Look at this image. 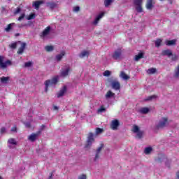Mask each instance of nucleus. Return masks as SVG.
Listing matches in <instances>:
<instances>
[{"mask_svg":"<svg viewBox=\"0 0 179 179\" xmlns=\"http://www.w3.org/2000/svg\"><path fill=\"white\" fill-rule=\"evenodd\" d=\"M104 148V144L101 143L100 144V146L97 148V149L95 150L94 155L92 158H91V160L93 163H97L100 160V156L101 155V150H103V148Z\"/></svg>","mask_w":179,"mask_h":179,"instance_id":"1","label":"nucleus"},{"mask_svg":"<svg viewBox=\"0 0 179 179\" xmlns=\"http://www.w3.org/2000/svg\"><path fill=\"white\" fill-rule=\"evenodd\" d=\"M58 80H59V76H55L51 80H48L45 82V92L48 91L49 86H55L57 83H58Z\"/></svg>","mask_w":179,"mask_h":179,"instance_id":"2","label":"nucleus"},{"mask_svg":"<svg viewBox=\"0 0 179 179\" xmlns=\"http://www.w3.org/2000/svg\"><path fill=\"white\" fill-rule=\"evenodd\" d=\"M169 124L170 120H169V118L164 117L159 120L158 123L157 124V129H162L163 128L169 127Z\"/></svg>","mask_w":179,"mask_h":179,"instance_id":"3","label":"nucleus"},{"mask_svg":"<svg viewBox=\"0 0 179 179\" xmlns=\"http://www.w3.org/2000/svg\"><path fill=\"white\" fill-rule=\"evenodd\" d=\"M132 132L136 134V138L137 139H142L143 138V132L139 129L138 125H134L132 128Z\"/></svg>","mask_w":179,"mask_h":179,"instance_id":"4","label":"nucleus"},{"mask_svg":"<svg viewBox=\"0 0 179 179\" xmlns=\"http://www.w3.org/2000/svg\"><path fill=\"white\" fill-rule=\"evenodd\" d=\"M93 143H94V134H93V133H89L85 148L89 149Z\"/></svg>","mask_w":179,"mask_h":179,"instance_id":"5","label":"nucleus"},{"mask_svg":"<svg viewBox=\"0 0 179 179\" xmlns=\"http://www.w3.org/2000/svg\"><path fill=\"white\" fill-rule=\"evenodd\" d=\"M51 33V27H47L40 34L41 38L45 40Z\"/></svg>","mask_w":179,"mask_h":179,"instance_id":"6","label":"nucleus"},{"mask_svg":"<svg viewBox=\"0 0 179 179\" xmlns=\"http://www.w3.org/2000/svg\"><path fill=\"white\" fill-rule=\"evenodd\" d=\"M112 89L114 90H120L121 88V85L120 84V82L118 80H113L110 83Z\"/></svg>","mask_w":179,"mask_h":179,"instance_id":"7","label":"nucleus"},{"mask_svg":"<svg viewBox=\"0 0 179 179\" xmlns=\"http://www.w3.org/2000/svg\"><path fill=\"white\" fill-rule=\"evenodd\" d=\"M118 127H120V121H118V120H114L111 122L110 128L113 131H117Z\"/></svg>","mask_w":179,"mask_h":179,"instance_id":"8","label":"nucleus"},{"mask_svg":"<svg viewBox=\"0 0 179 179\" xmlns=\"http://www.w3.org/2000/svg\"><path fill=\"white\" fill-rule=\"evenodd\" d=\"M69 72H71V67H66L62 70L60 76L66 78L69 75Z\"/></svg>","mask_w":179,"mask_h":179,"instance_id":"9","label":"nucleus"},{"mask_svg":"<svg viewBox=\"0 0 179 179\" xmlns=\"http://www.w3.org/2000/svg\"><path fill=\"white\" fill-rule=\"evenodd\" d=\"M122 52L121 49H117L115 50L113 55V59H121Z\"/></svg>","mask_w":179,"mask_h":179,"instance_id":"10","label":"nucleus"},{"mask_svg":"<svg viewBox=\"0 0 179 179\" xmlns=\"http://www.w3.org/2000/svg\"><path fill=\"white\" fill-rule=\"evenodd\" d=\"M113 97H115V94L111 90L108 91L105 95L106 100H110V99H113Z\"/></svg>","mask_w":179,"mask_h":179,"instance_id":"11","label":"nucleus"},{"mask_svg":"<svg viewBox=\"0 0 179 179\" xmlns=\"http://www.w3.org/2000/svg\"><path fill=\"white\" fill-rule=\"evenodd\" d=\"M43 3H44L43 0H38L34 2L33 6L34 7L35 9L37 10L40 8V6L43 5Z\"/></svg>","mask_w":179,"mask_h":179,"instance_id":"12","label":"nucleus"},{"mask_svg":"<svg viewBox=\"0 0 179 179\" xmlns=\"http://www.w3.org/2000/svg\"><path fill=\"white\" fill-rule=\"evenodd\" d=\"M19 44H20V48L18 49L17 54H23L24 48H26V43L20 41Z\"/></svg>","mask_w":179,"mask_h":179,"instance_id":"13","label":"nucleus"},{"mask_svg":"<svg viewBox=\"0 0 179 179\" xmlns=\"http://www.w3.org/2000/svg\"><path fill=\"white\" fill-rule=\"evenodd\" d=\"M65 93H66V86H64L59 92L57 93V97L58 99L64 96Z\"/></svg>","mask_w":179,"mask_h":179,"instance_id":"14","label":"nucleus"},{"mask_svg":"<svg viewBox=\"0 0 179 179\" xmlns=\"http://www.w3.org/2000/svg\"><path fill=\"white\" fill-rule=\"evenodd\" d=\"M90 52L89 50H83L79 55L80 58H85V57H89Z\"/></svg>","mask_w":179,"mask_h":179,"instance_id":"15","label":"nucleus"},{"mask_svg":"<svg viewBox=\"0 0 179 179\" xmlns=\"http://www.w3.org/2000/svg\"><path fill=\"white\" fill-rule=\"evenodd\" d=\"M10 79V77L3 76L0 78V83H2V85H8L9 83Z\"/></svg>","mask_w":179,"mask_h":179,"instance_id":"16","label":"nucleus"},{"mask_svg":"<svg viewBox=\"0 0 179 179\" xmlns=\"http://www.w3.org/2000/svg\"><path fill=\"white\" fill-rule=\"evenodd\" d=\"M103 16H104V13H101L99 15H98L96 17L95 20H94L93 24H94L96 26V24H97L99 23V22L103 17Z\"/></svg>","mask_w":179,"mask_h":179,"instance_id":"17","label":"nucleus"},{"mask_svg":"<svg viewBox=\"0 0 179 179\" xmlns=\"http://www.w3.org/2000/svg\"><path fill=\"white\" fill-rule=\"evenodd\" d=\"M65 54H66L65 51H62L59 55H56L55 57L56 61L59 62V61H61V59H62V58L65 57Z\"/></svg>","mask_w":179,"mask_h":179,"instance_id":"18","label":"nucleus"},{"mask_svg":"<svg viewBox=\"0 0 179 179\" xmlns=\"http://www.w3.org/2000/svg\"><path fill=\"white\" fill-rule=\"evenodd\" d=\"M162 55H166L169 58H171V55H173V52L171 50H165L162 52Z\"/></svg>","mask_w":179,"mask_h":179,"instance_id":"19","label":"nucleus"},{"mask_svg":"<svg viewBox=\"0 0 179 179\" xmlns=\"http://www.w3.org/2000/svg\"><path fill=\"white\" fill-rule=\"evenodd\" d=\"M173 76L174 79H179V65L176 67Z\"/></svg>","mask_w":179,"mask_h":179,"instance_id":"20","label":"nucleus"},{"mask_svg":"<svg viewBox=\"0 0 179 179\" xmlns=\"http://www.w3.org/2000/svg\"><path fill=\"white\" fill-rule=\"evenodd\" d=\"M48 8H50V9H55L58 6V4L55 2H48L47 3Z\"/></svg>","mask_w":179,"mask_h":179,"instance_id":"21","label":"nucleus"},{"mask_svg":"<svg viewBox=\"0 0 179 179\" xmlns=\"http://www.w3.org/2000/svg\"><path fill=\"white\" fill-rule=\"evenodd\" d=\"M12 63L10 62V60H7L5 62H2L0 64V68H1V69H5V68H6V66H8V65H10Z\"/></svg>","mask_w":179,"mask_h":179,"instance_id":"22","label":"nucleus"},{"mask_svg":"<svg viewBox=\"0 0 179 179\" xmlns=\"http://www.w3.org/2000/svg\"><path fill=\"white\" fill-rule=\"evenodd\" d=\"M37 136H38V134H32L30 136H29L28 139L31 142H34V141L37 139Z\"/></svg>","mask_w":179,"mask_h":179,"instance_id":"23","label":"nucleus"},{"mask_svg":"<svg viewBox=\"0 0 179 179\" xmlns=\"http://www.w3.org/2000/svg\"><path fill=\"white\" fill-rule=\"evenodd\" d=\"M153 0H148L147 4H146V8L150 10L152 8H153Z\"/></svg>","mask_w":179,"mask_h":179,"instance_id":"24","label":"nucleus"},{"mask_svg":"<svg viewBox=\"0 0 179 179\" xmlns=\"http://www.w3.org/2000/svg\"><path fill=\"white\" fill-rule=\"evenodd\" d=\"M120 78H122V79L124 80H128V79H129V76L127 75L124 71H121Z\"/></svg>","mask_w":179,"mask_h":179,"instance_id":"25","label":"nucleus"},{"mask_svg":"<svg viewBox=\"0 0 179 179\" xmlns=\"http://www.w3.org/2000/svg\"><path fill=\"white\" fill-rule=\"evenodd\" d=\"M176 43H177V40L173 39L171 41H166L165 44H166V45H176Z\"/></svg>","mask_w":179,"mask_h":179,"instance_id":"26","label":"nucleus"},{"mask_svg":"<svg viewBox=\"0 0 179 179\" xmlns=\"http://www.w3.org/2000/svg\"><path fill=\"white\" fill-rule=\"evenodd\" d=\"M45 51H47V52H52V51H54V46L46 45V46H45Z\"/></svg>","mask_w":179,"mask_h":179,"instance_id":"27","label":"nucleus"},{"mask_svg":"<svg viewBox=\"0 0 179 179\" xmlns=\"http://www.w3.org/2000/svg\"><path fill=\"white\" fill-rule=\"evenodd\" d=\"M142 58H143V53L140 52L135 56L134 59H135V61L138 62V61H139V59H142Z\"/></svg>","mask_w":179,"mask_h":179,"instance_id":"28","label":"nucleus"},{"mask_svg":"<svg viewBox=\"0 0 179 179\" xmlns=\"http://www.w3.org/2000/svg\"><path fill=\"white\" fill-rule=\"evenodd\" d=\"M143 0H134V6H142Z\"/></svg>","mask_w":179,"mask_h":179,"instance_id":"29","label":"nucleus"},{"mask_svg":"<svg viewBox=\"0 0 179 179\" xmlns=\"http://www.w3.org/2000/svg\"><path fill=\"white\" fill-rule=\"evenodd\" d=\"M134 6L138 13H142V12H143V8H142V6Z\"/></svg>","mask_w":179,"mask_h":179,"instance_id":"30","label":"nucleus"},{"mask_svg":"<svg viewBox=\"0 0 179 179\" xmlns=\"http://www.w3.org/2000/svg\"><path fill=\"white\" fill-rule=\"evenodd\" d=\"M8 143L9 145H17V142L16 141V140L15 138H9L8 140Z\"/></svg>","mask_w":179,"mask_h":179,"instance_id":"31","label":"nucleus"},{"mask_svg":"<svg viewBox=\"0 0 179 179\" xmlns=\"http://www.w3.org/2000/svg\"><path fill=\"white\" fill-rule=\"evenodd\" d=\"M12 26H15V23L9 24L7 27L5 28V31H7V33H8V31H10V30H12Z\"/></svg>","mask_w":179,"mask_h":179,"instance_id":"32","label":"nucleus"},{"mask_svg":"<svg viewBox=\"0 0 179 179\" xmlns=\"http://www.w3.org/2000/svg\"><path fill=\"white\" fill-rule=\"evenodd\" d=\"M27 20H33V19H36V14L31 13L29 15L26 17Z\"/></svg>","mask_w":179,"mask_h":179,"instance_id":"33","label":"nucleus"},{"mask_svg":"<svg viewBox=\"0 0 179 179\" xmlns=\"http://www.w3.org/2000/svg\"><path fill=\"white\" fill-rule=\"evenodd\" d=\"M140 113L141 114H148L149 113V109L148 108H142L140 109Z\"/></svg>","mask_w":179,"mask_h":179,"instance_id":"34","label":"nucleus"},{"mask_svg":"<svg viewBox=\"0 0 179 179\" xmlns=\"http://www.w3.org/2000/svg\"><path fill=\"white\" fill-rule=\"evenodd\" d=\"M147 73H148L149 75H153V73H156V69H155V68L149 69L147 71Z\"/></svg>","mask_w":179,"mask_h":179,"instance_id":"35","label":"nucleus"},{"mask_svg":"<svg viewBox=\"0 0 179 179\" xmlns=\"http://www.w3.org/2000/svg\"><path fill=\"white\" fill-rule=\"evenodd\" d=\"M104 132V129L101 128H96L95 131L96 135H100V134H103Z\"/></svg>","mask_w":179,"mask_h":179,"instance_id":"36","label":"nucleus"},{"mask_svg":"<svg viewBox=\"0 0 179 179\" xmlns=\"http://www.w3.org/2000/svg\"><path fill=\"white\" fill-rule=\"evenodd\" d=\"M20 43V41H17V42L11 43L10 45V48H13V49H15V48H16L17 47V45H19Z\"/></svg>","mask_w":179,"mask_h":179,"instance_id":"37","label":"nucleus"},{"mask_svg":"<svg viewBox=\"0 0 179 179\" xmlns=\"http://www.w3.org/2000/svg\"><path fill=\"white\" fill-rule=\"evenodd\" d=\"M156 97H157L156 95L148 96L147 98H145L144 99V101H150L153 100V99H156Z\"/></svg>","mask_w":179,"mask_h":179,"instance_id":"38","label":"nucleus"},{"mask_svg":"<svg viewBox=\"0 0 179 179\" xmlns=\"http://www.w3.org/2000/svg\"><path fill=\"white\" fill-rule=\"evenodd\" d=\"M152 149L151 147H147L145 148V150H144V153L145 155H149L150 153V152H152Z\"/></svg>","mask_w":179,"mask_h":179,"instance_id":"39","label":"nucleus"},{"mask_svg":"<svg viewBox=\"0 0 179 179\" xmlns=\"http://www.w3.org/2000/svg\"><path fill=\"white\" fill-rule=\"evenodd\" d=\"M111 2H113V0H105L104 1V5L106 8H108L110 5H111Z\"/></svg>","mask_w":179,"mask_h":179,"instance_id":"40","label":"nucleus"},{"mask_svg":"<svg viewBox=\"0 0 179 179\" xmlns=\"http://www.w3.org/2000/svg\"><path fill=\"white\" fill-rule=\"evenodd\" d=\"M33 62H27L24 64L25 68H30V66H33Z\"/></svg>","mask_w":179,"mask_h":179,"instance_id":"41","label":"nucleus"},{"mask_svg":"<svg viewBox=\"0 0 179 179\" xmlns=\"http://www.w3.org/2000/svg\"><path fill=\"white\" fill-rule=\"evenodd\" d=\"M160 45H162V39H157L155 41V47L159 48Z\"/></svg>","mask_w":179,"mask_h":179,"instance_id":"42","label":"nucleus"},{"mask_svg":"<svg viewBox=\"0 0 179 179\" xmlns=\"http://www.w3.org/2000/svg\"><path fill=\"white\" fill-rule=\"evenodd\" d=\"M171 61H177L178 59V56L177 55H171Z\"/></svg>","mask_w":179,"mask_h":179,"instance_id":"43","label":"nucleus"},{"mask_svg":"<svg viewBox=\"0 0 179 179\" xmlns=\"http://www.w3.org/2000/svg\"><path fill=\"white\" fill-rule=\"evenodd\" d=\"M78 179H87L86 174H81L78 176Z\"/></svg>","mask_w":179,"mask_h":179,"instance_id":"44","label":"nucleus"},{"mask_svg":"<svg viewBox=\"0 0 179 179\" xmlns=\"http://www.w3.org/2000/svg\"><path fill=\"white\" fill-rule=\"evenodd\" d=\"M24 16H26V15L24 13H22L21 15L18 17L17 20L19 22H20V20H23V19H24Z\"/></svg>","mask_w":179,"mask_h":179,"instance_id":"45","label":"nucleus"},{"mask_svg":"<svg viewBox=\"0 0 179 179\" xmlns=\"http://www.w3.org/2000/svg\"><path fill=\"white\" fill-rule=\"evenodd\" d=\"M22 10V9L19 7H17L15 10L14 11V15H17V13H20V11Z\"/></svg>","mask_w":179,"mask_h":179,"instance_id":"46","label":"nucleus"},{"mask_svg":"<svg viewBox=\"0 0 179 179\" xmlns=\"http://www.w3.org/2000/svg\"><path fill=\"white\" fill-rule=\"evenodd\" d=\"M111 75V71L107 70L103 73V76H110Z\"/></svg>","mask_w":179,"mask_h":179,"instance_id":"47","label":"nucleus"},{"mask_svg":"<svg viewBox=\"0 0 179 179\" xmlns=\"http://www.w3.org/2000/svg\"><path fill=\"white\" fill-rule=\"evenodd\" d=\"M106 111V108L101 106L99 109H98V113H104Z\"/></svg>","mask_w":179,"mask_h":179,"instance_id":"48","label":"nucleus"},{"mask_svg":"<svg viewBox=\"0 0 179 179\" xmlns=\"http://www.w3.org/2000/svg\"><path fill=\"white\" fill-rule=\"evenodd\" d=\"M73 12H79V10H80V8L79 6L73 7Z\"/></svg>","mask_w":179,"mask_h":179,"instance_id":"49","label":"nucleus"},{"mask_svg":"<svg viewBox=\"0 0 179 179\" xmlns=\"http://www.w3.org/2000/svg\"><path fill=\"white\" fill-rule=\"evenodd\" d=\"M5 132H6V129H5V127H2L1 129V134H5Z\"/></svg>","mask_w":179,"mask_h":179,"instance_id":"50","label":"nucleus"},{"mask_svg":"<svg viewBox=\"0 0 179 179\" xmlns=\"http://www.w3.org/2000/svg\"><path fill=\"white\" fill-rule=\"evenodd\" d=\"M16 131H17V129H16V127H15V126H14L13 127H12V129H11V132H16Z\"/></svg>","mask_w":179,"mask_h":179,"instance_id":"51","label":"nucleus"},{"mask_svg":"<svg viewBox=\"0 0 179 179\" xmlns=\"http://www.w3.org/2000/svg\"><path fill=\"white\" fill-rule=\"evenodd\" d=\"M3 62V57L0 56V64Z\"/></svg>","mask_w":179,"mask_h":179,"instance_id":"52","label":"nucleus"},{"mask_svg":"<svg viewBox=\"0 0 179 179\" xmlns=\"http://www.w3.org/2000/svg\"><path fill=\"white\" fill-rule=\"evenodd\" d=\"M25 126H26L27 128H29V127H30V123H27V124H25Z\"/></svg>","mask_w":179,"mask_h":179,"instance_id":"53","label":"nucleus"},{"mask_svg":"<svg viewBox=\"0 0 179 179\" xmlns=\"http://www.w3.org/2000/svg\"><path fill=\"white\" fill-rule=\"evenodd\" d=\"M48 179H52V173H50V176Z\"/></svg>","mask_w":179,"mask_h":179,"instance_id":"54","label":"nucleus"},{"mask_svg":"<svg viewBox=\"0 0 179 179\" xmlns=\"http://www.w3.org/2000/svg\"><path fill=\"white\" fill-rule=\"evenodd\" d=\"M54 110H58V106H54Z\"/></svg>","mask_w":179,"mask_h":179,"instance_id":"55","label":"nucleus"},{"mask_svg":"<svg viewBox=\"0 0 179 179\" xmlns=\"http://www.w3.org/2000/svg\"><path fill=\"white\" fill-rule=\"evenodd\" d=\"M177 178L179 179V171L177 173Z\"/></svg>","mask_w":179,"mask_h":179,"instance_id":"56","label":"nucleus"},{"mask_svg":"<svg viewBox=\"0 0 179 179\" xmlns=\"http://www.w3.org/2000/svg\"><path fill=\"white\" fill-rule=\"evenodd\" d=\"M16 36H19V34H16Z\"/></svg>","mask_w":179,"mask_h":179,"instance_id":"57","label":"nucleus"},{"mask_svg":"<svg viewBox=\"0 0 179 179\" xmlns=\"http://www.w3.org/2000/svg\"><path fill=\"white\" fill-rule=\"evenodd\" d=\"M0 179H3V178H2L1 176H0Z\"/></svg>","mask_w":179,"mask_h":179,"instance_id":"58","label":"nucleus"},{"mask_svg":"<svg viewBox=\"0 0 179 179\" xmlns=\"http://www.w3.org/2000/svg\"><path fill=\"white\" fill-rule=\"evenodd\" d=\"M8 148H12V147L10 145H9Z\"/></svg>","mask_w":179,"mask_h":179,"instance_id":"59","label":"nucleus"},{"mask_svg":"<svg viewBox=\"0 0 179 179\" xmlns=\"http://www.w3.org/2000/svg\"><path fill=\"white\" fill-rule=\"evenodd\" d=\"M159 1H164V0H159Z\"/></svg>","mask_w":179,"mask_h":179,"instance_id":"60","label":"nucleus"},{"mask_svg":"<svg viewBox=\"0 0 179 179\" xmlns=\"http://www.w3.org/2000/svg\"><path fill=\"white\" fill-rule=\"evenodd\" d=\"M8 1H10V0H8Z\"/></svg>","mask_w":179,"mask_h":179,"instance_id":"61","label":"nucleus"}]
</instances>
